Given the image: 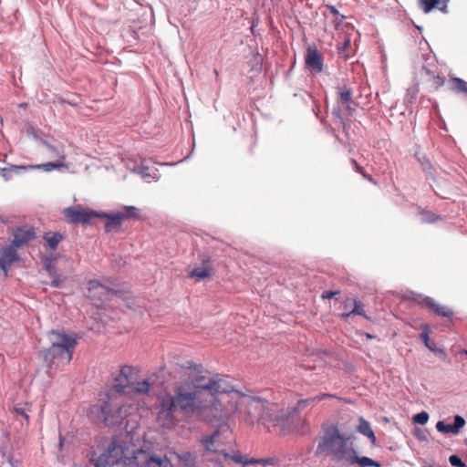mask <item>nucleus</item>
<instances>
[{
    "instance_id": "obj_1",
    "label": "nucleus",
    "mask_w": 467,
    "mask_h": 467,
    "mask_svg": "<svg viewBox=\"0 0 467 467\" xmlns=\"http://www.w3.org/2000/svg\"><path fill=\"white\" fill-rule=\"evenodd\" d=\"M181 370L193 389L180 385L176 387L174 395L166 393L158 398L156 422L163 430H171L179 424V411L212 421L211 390L205 388L211 385V378L203 376L202 366L193 361H187L181 366Z\"/></svg>"
},
{
    "instance_id": "obj_2",
    "label": "nucleus",
    "mask_w": 467,
    "mask_h": 467,
    "mask_svg": "<svg viewBox=\"0 0 467 467\" xmlns=\"http://www.w3.org/2000/svg\"><path fill=\"white\" fill-rule=\"evenodd\" d=\"M212 421H224L238 413L244 420L251 425L262 422L266 409L267 400L244 394L235 390L233 385L221 375L211 378Z\"/></svg>"
},
{
    "instance_id": "obj_3",
    "label": "nucleus",
    "mask_w": 467,
    "mask_h": 467,
    "mask_svg": "<svg viewBox=\"0 0 467 467\" xmlns=\"http://www.w3.org/2000/svg\"><path fill=\"white\" fill-rule=\"evenodd\" d=\"M352 435L342 434L335 425L324 430L317 445V453H327L332 460L343 465L358 464L361 467H380V463L367 457H358Z\"/></svg>"
},
{
    "instance_id": "obj_4",
    "label": "nucleus",
    "mask_w": 467,
    "mask_h": 467,
    "mask_svg": "<svg viewBox=\"0 0 467 467\" xmlns=\"http://www.w3.org/2000/svg\"><path fill=\"white\" fill-rule=\"evenodd\" d=\"M96 467H169V459L150 455L142 450L133 452V457L125 455V451L119 445L112 442L95 463Z\"/></svg>"
},
{
    "instance_id": "obj_5",
    "label": "nucleus",
    "mask_w": 467,
    "mask_h": 467,
    "mask_svg": "<svg viewBox=\"0 0 467 467\" xmlns=\"http://www.w3.org/2000/svg\"><path fill=\"white\" fill-rule=\"evenodd\" d=\"M133 409L121 395L106 393L88 411L89 419L99 426L114 427L121 425Z\"/></svg>"
},
{
    "instance_id": "obj_6",
    "label": "nucleus",
    "mask_w": 467,
    "mask_h": 467,
    "mask_svg": "<svg viewBox=\"0 0 467 467\" xmlns=\"http://www.w3.org/2000/svg\"><path fill=\"white\" fill-rule=\"evenodd\" d=\"M231 436V431L225 424L222 425L219 430L214 431L212 435L202 439V442L204 449L207 451L216 452L218 454V461L227 462L232 461L236 464H242L243 466L262 464L263 466L273 464L274 459H250L245 455H242L238 452L231 454L226 451L225 446L227 445L228 439Z\"/></svg>"
},
{
    "instance_id": "obj_7",
    "label": "nucleus",
    "mask_w": 467,
    "mask_h": 467,
    "mask_svg": "<svg viewBox=\"0 0 467 467\" xmlns=\"http://www.w3.org/2000/svg\"><path fill=\"white\" fill-rule=\"evenodd\" d=\"M138 370L129 365L120 367L119 370L113 375L111 390L117 395H149L151 384L148 380L135 382Z\"/></svg>"
},
{
    "instance_id": "obj_8",
    "label": "nucleus",
    "mask_w": 467,
    "mask_h": 467,
    "mask_svg": "<svg viewBox=\"0 0 467 467\" xmlns=\"http://www.w3.org/2000/svg\"><path fill=\"white\" fill-rule=\"evenodd\" d=\"M265 406L264 425L267 428L273 427L275 432L282 435L291 433L295 429L296 421L290 407H285L283 404L269 400H267Z\"/></svg>"
},
{
    "instance_id": "obj_9",
    "label": "nucleus",
    "mask_w": 467,
    "mask_h": 467,
    "mask_svg": "<svg viewBox=\"0 0 467 467\" xmlns=\"http://www.w3.org/2000/svg\"><path fill=\"white\" fill-rule=\"evenodd\" d=\"M76 345L77 338L74 335L53 331L51 333V346L46 351L45 359L53 361L57 358L68 364L72 359Z\"/></svg>"
},
{
    "instance_id": "obj_10",
    "label": "nucleus",
    "mask_w": 467,
    "mask_h": 467,
    "mask_svg": "<svg viewBox=\"0 0 467 467\" xmlns=\"http://www.w3.org/2000/svg\"><path fill=\"white\" fill-rule=\"evenodd\" d=\"M64 214L67 221L70 223H86L95 217L101 215L94 211L88 209H82L80 207H69L65 209Z\"/></svg>"
},
{
    "instance_id": "obj_11",
    "label": "nucleus",
    "mask_w": 467,
    "mask_h": 467,
    "mask_svg": "<svg viewBox=\"0 0 467 467\" xmlns=\"http://www.w3.org/2000/svg\"><path fill=\"white\" fill-rule=\"evenodd\" d=\"M410 302H415L419 305L425 306L431 308L435 315L444 317H451L453 312L445 306H440L434 302L431 297L423 296L421 295H418L414 292L410 291Z\"/></svg>"
},
{
    "instance_id": "obj_12",
    "label": "nucleus",
    "mask_w": 467,
    "mask_h": 467,
    "mask_svg": "<svg viewBox=\"0 0 467 467\" xmlns=\"http://www.w3.org/2000/svg\"><path fill=\"white\" fill-rule=\"evenodd\" d=\"M13 241L10 244L17 250L26 245L36 237L35 228L32 226H22L16 228L13 233Z\"/></svg>"
},
{
    "instance_id": "obj_13",
    "label": "nucleus",
    "mask_w": 467,
    "mask_h": 467,
    "mask_svg": "<svg viewBox=\"0 0 467 467\" xmlns=\"http://www.w3.org/2000/svg\"><path fill=\"white\" fill-rule=\"evenodd\" d=\"M19 260L17 250L14 245L6 244L0 247V270L6 276L12 265Z\"/></svg>"
},
{
    "instance_id": "obj_14",
    "label": "nucleus",
    "mask_w": 467,
    "mask_h": 467,
    "mask_svg": "<svg viewBox=\"0 0 467 467\" xmlns=\"http://www.w3.org/2000/svg\"><path fill=\"white\" fill-rule=\"evenodd\" d=\"M306 67L315 73L323 70V57L317 47H308L305 57Z\"/></svg>"
},
{
    "instance_id": "obj_15",
    "label": "nucleus",
    "mask_w": 467,
    "mask_h": 467,
    "mask_svg": "<svg viewBox=\"0 0 467 467\" xmlns=\"http://www.w3.org/2000/svg\"><path fill=\"white\" fill-rule=\"evenodd\" d=\"M137 209L134 206L127 207V213H117L112 215H107L108 220L105 224V228L107 232H110L115 228H118L121 225L124 219L134 217L135 216V211Z\"/></svg>"
},
{
    "instance_id": "obj_16",
    "label": "nucleus",
    "mask_w": 467,
    "mask_h": 467,
    "mask_svg": "<svg viewBox=\"0 0 467 467\" xmlns=\"http://www.w3.org/2000/svg\"><path fill=\"white\" fill-rule=\"evenodd\" d=\"M213 270L211 262V258L209 256H204L202 260V265L199 266H195L190 273L189 277L191 278H198L200 280H203L205 278H209L213 275Z\"/></svg>"
},
{
    "instance_id": "obj_17",
    "label": "nucleus",
    "mask_w": 467,
    "mask_h": 467,
    "mask_svg": "<svg viewBox=\"0 0 467 467\" xmlns=\"http://www.w3.org/2000/svg\"><path fill=\"white\" fill-rule=\"evenodd\" d=\"M88 296L92 300L102 301L109 293V289L97 280H90L88 283Z\"/></svg>"
},
{
    "instance_id": "obj_18",
    "label": "nucleus",
    "mask_w": 467,
    "mask_h": 467,
    "mask_svg": "<svg viewBox=\"0 0 467 467\" xmlns=\"http://www.w3.org/2000/svg\"><path fill=\"white\" fill-rule=\"evenodd\" d=\"M464 425L465 420L462 416L456 415L453 424H445L442 420H440L436 423V429L440 432L458 434Z\"/></svg>"
},
{
    "instance_id": "obj_19",
    "label": "nucleus",
    "mask_w": 467,
    "mask_h": 467,
    "mask_svg": "<svg viewBox=\"0 0 467 467\" xmlns=\"http://www.w3.org/2000/svg\"><path fill=\"white\" fill-rule=\"evenodd\" d=\"M449 0H419V6L424 13H430L432 9L437 8L443 14L448 13Z\"/></svg>"
},
{
    "instance_id": "obj_20",
    "label": "nucleus",
    "mask_w": 467,
    "mask_h": 467,
    "mask_svg": "<svg viewBox=\"0 0 467 467\" xmlns=\"http://www.w3.org/2000/svg\"><path fill=\"white\" fill-rule=\"evenodd\" d=\"M45 248L49 251L57 250L59 243L64 239V234L59 232H47L43 235Z\"/></svg>"
},
{
    "instance_id": "obj_21",
    "label": "nucleus",
    "mask_w": 467,
    "mask_h": 467,
    "mask_svg": "<svg viewBox=\"0 0 467 467\" xmlns=\"http://www.w3.org/2000/svg\"><path fill=\"white\" fill-rule=\"evenodd\" d=\"M357 429L359 433L368 437L373 445L376 444V442H377L376 435L371 429L370 423L368 420H366L364 418L360 417L358 419V426Z\"/></svg>"
},
{
    "instance_id": "obj_22",
    "label": "nucleus",
    "mask_w": 467,
    "mask_h": 467,
    "mask_svg": "<svg viewBox=\"0 0 467 467\" xmlns=\"http://www.w3.org/2000/svg\"><path fill=\"white\" fill-rule=\"evenodd\" d=\"M28 171L29 170H43L46 172H50L54 170H59L61 168H68L69 165L65 162L56 161V162H47L42 164H36V165H27Z\"/></svg>"
},
{
    "instance_id": "obj_23",
    "label": "nucleus",
    "mask_w": 467,
    "mask_h": 467,
    "mask_svg": "<svg viewBox=\"0 0 467 467\" xmlns=\"http://www.w3.org/2000/svg\"><path fill=\"white\" fill-rule=\"evenodd\" d=\"M28 171V167L25 165H10L8 167L0 169V174L5 181H8L11 179V173H19L20 171Z\"/></svg>"
},
{
    "instance_id": "obj_24",
    "label": "nucleus",
    "mask_w": 467,
    "mask_h": 467,
    "mask_svg": "<svg viewBox=\"0 0 467 467\" xmlns=\"http://www.w3.org/2000/svg\"><path fill=\"white\" fill-rule=\"evenodd\" d=\"M326 10L334 16L333 24L335 26V28L337 29L339 26L343 23V20L346 18V16L339 14L338 10L332 5H327Z\"/></svg>"
},
{
    "instance_id": "obj_25",
    "label": "nucleus",
    "mask_w": 467,
    "mask_h": 467,
    "mask_svg": "<svg viewBox=\"0 0 467 467\" xmlns=\"http://www.w3.org/2000/svg\"><path fill=\"white\" fill-rule=\"evenodd\" d=\"M338 99L341 103L347 104L352 99V90L348 86L337 88Z\"/></svg>"
},
{
    "instance_id": "obj_26",
    "label": "nucleus",
    "mask_w": 467,
    "mask_h": 467,
    "mask_svg": "<svg viewBox=\"0 0 467 467\" xmlns=\"http://www.w3.org/2000/svg\"><path fill=\"white\" fill-rule=\"evenodd\" d=\"M308 400H309V403L311 405H315V404H317L327 399H337V400H343L344 399L341 398V397H338L337 395L336 394H330V393H319L317 395H315V396H312V397H308L307 398Z\"/></svg>"
},
{
    "instance_id": "obj_27",
    "label": "nucleus",
    "mask_w": 467,
    "mask_h": 467,
    "mask_svg": "<svg viewBox=\"0 0 467 467\" xmlns=\"http://www.w3.org/2000/svg\"><path fill=\"white\" fill-rule=\"evenodd\" d=\"M451 89L457 93L467 94V82L460 78H453L451 80Z\"/></svg>"
},
{
    "instance_id": "obj_28",
    "label": "nucleus",
    "mask_w": 467,
    "mask_h": 467,
    "mask_svg": "<svg viewBox=\"0 0 467 467\" xmlns=\"http://www.w3.org/2000/svg\"><path fill=\"white\" fill-rule=\"evenodd\" d=\"M44 144L47 147V149L52 152L53 157L57 158V161L65 162L66 155H65L63 147L57 148V147L51 145L48 142H44Z\"/></svg>"
},
{
    "instance_id": "obj_29",
    "label": "nucleus",
    "mask_w": 467,
    "mask_h": 467,
    "mask_svg": "<svg viewBox=\"0 0 467 467\" xmlns=\"http://www.w3.org/2000/svg\"><path fill=\"white\" fill-rule=\"evenodd\" d=\"M311 404L309 403V400L307 398L298 400L294 407H290V410H292V415L294 416V414L305 410Z\"/></svg>"
},
{
    "instance_id": "obj_30",
    "label": "nucleus",
    "mask_w": 467,
    "mask_h": 467,
    "mask_svg": "<svg viewBox=\"0 0 467 467\" xmlns=\"http://www.w3.org/2000/svg\"><path fill=\"white\" fill-rule=\"evenodd\" d=\"M351 163L355 169V171L357 172H358L359 174L362 175V177L366 180H368V182L376 184V182L374 181V179L369 175L365 171H364V168L362 166H360L356 160L352 159L351 160Z\"/></svg>"
},
{
    "instance_id": "obj_31",
    "label": "nucleus",
    "mask_w": 467,
    "mask_h": 467,
    "mask_svg": "<svg viewBox=\"0 0 467 467\" xmlns=\"http://www.w3.org/2000/svg\"><path fill=\"white\" fill-rule=\"evenodd\" d=\"M418 216L422 223H433L437 220L435 214L428 211H420Z\"/></svg>"
},
{
    "instance_id": "obj_32",
    "label": "nucleus",
    "mask_w": 467,
    "mask_h": 467,
    "mask_svg": "<svg viewBox=\"0 0 467 467\" xmlns=\"http://www.w3.org/2000/svg\"><path fill=\"white\" fill-rule=\"evenodd\" d=\"M429 413L427 411H421L416 415H414L412 417V420L413 422L415 423H418V424H420V425H424L428 422L429 420Z\"/></svg>"
},
{
    "instance_id": "obj_33",
    "label": "nucleus",
    "mask_w": 467,
    "mask_h": 467,
    "mask_svg": "<svg viewBox=\"0 0 467 467\" xmlns=\"http://www.w3.org/2000/svg\"><path fill=\"white\" fill-rule=\"evenodd\" d=\"M420 339L424 342L426 348H428L431 351H436L435 344L431 343L430 337H429V332L427 329H424L420 334Z\"/></svg>"
},
{
    "instance_id": "obj_34",
    "label": "nucleus",
    "mask_w": 467,
    "mask_h": 467,
    "mask_svg": "<svg viewBox=\"0 0 467 467\" xmlns=\"http://www.w3.org/2000/svg\"><path fill=\"white\" fill-rule=\"evenodd\" d=\"M415 158L419 161L422 169L428 172H430L431 169V165L430 161L426 158L425 155L420 156L418 152L415 153Z\"/></svg>"
},
{
    "instance_id": "obj_35",
    "label": "nucleus",
    "mask_w": 467,
    "mask_h": 467,
    "mask_svg": "<svg viewBox=\"0 0 467 467\" xmlns=\"http://www.w3.org/2000/svg\"><path fill=\"white\" fill-rule=\"evenodd\" d=\"M414 435L419 441H426L430 437V432L426 429L415 428Z\"/></svg>"
},
{
    "instance_id": "obj_36",
    "label": "nucleus",
    "mask_w": 467,
    "mask_h": 467,
    "mask_svg": "<svg viewBox=\"0 0 467 467\" xmlns=\"http://www.w3.org/2000/svg\"><path fill=\"white\" fill-rule=\"evenodd\" d=\"M350 314L366 317L363 305L357 300H354V308L350 311Z\"/></svg>"
},
{
    "instance_id": "obj_37",
    "label": "nucleus",
    "mask_w": 467,
    "mask_h": 467,
    "mask_svg": "<svg viewBox=\"0 0 467 467\" xmlns=\"http://www.w3.org/2000/svg\"><path fill=\"white\" fill-rule=\"evenodd\" d=\"M450 463L453 467H465V463L462 462V460L457 456V455H451L449 458Z\"/></svg>"
},
{
    "instance_id": "obj_38",
    "label": "nucleus",
    "mask_w": 467,
    "mask_h": 467,
    "mask_svg": "<svg viewBox=\"0 0 467 467\" xmlns=\"http://www.w3.org/2000/svg\"><path fill=\"white\" fill-rule=\"evenodd\" d=\"M52 276L54 277V279L51 282L50 285L53 287H60L63 284V280L60 277V275L57 274H54V275H52Z\"/></svg>"
},
{
    "instance_id": "obj_39",
    "label": "nucleus",
    "mask_w": 467,
    "mask_h": 467,
    "mask_svg": "<svg viewBox=\"0 0 467 467\" xmlns=\"http://www.w3.org/2000/svg\"><path fill=\"white\" fill-rule=\"evenodd\" d=\"M45 269L48 272L50 275L57 274L55 271V266L53 265L52 260H47L45 262Z\"/></svg>"
},
{
    "instance_id": "obj_40",
    "label": "nucleus",
    "mask_w": 467,
    "mask_h": 467,
    "mask_svg": "<svg viewBox=\"0 0 467 467\" xmlns=\"http://www.w3.org/2000/svg\"><path fill=\"white\" fill-rule=\"evenodd\" d=\"M14 411L16 414L21 415L22 417H24L27 422L29 421V416H28V414L26 413V410L24 408L14 407Z\"/></svg>"
},
{
    "instance_id": "obj_41",
    "label": "nucleus",
    "mask_w": 467,
    "mask_h": 467,
    "mask_svg": "<svg viewBox=\"0 0 467 467\" xmlns=\"http://www.w3.org/2000/svg\"><path fill=\"white\" fill-rule=\"evenodd\" d=\"M338 294H339V291H326L322 294L321 297H322V299H330Z\"/></svg>"
},
{
    "instance_id": "obj_42",
    "label": "nucleus",
    "mask_w": 467,
    "mask_h": 467,
    "mask_svg": "<svg viewBox=\"0 0 467 467\" xmlns=\"http://www.w3.org/2000/svg\"><path fill=\"white\" fill-rule=\"evenodd\" d=\"M350 46V39L346 37L344 43L341 47H338L339 54L342 55L343 52Z\"/></svg>"
},
{
    "instance_id": "obj_43",
    "label": "nucleus",
    "mask_w": 467,
    "mask_h": 467,
    "mask_svg": "<svg viewBox=\"0 0 467 467\" xmlns=\"http://www.w3.org/2000/svg\"><path fill=\"white\" fill-rule=\"evenodd\" d=\"M352 314L349 313H344L341 315V317L344 319V320H347Z\"/></svg>"
},
{
    "instance_id": "obj_44",
    "label": "nucleus",
    "mask_w": 467,
    "mask_h": 467,
    "mask_svg": "<svg viewBox=\"0 0 467 467\" xmlns=\"http://www.w3.org/2000/svg\"><path fill=\"white\" fill-rule=\"evenodd\" d=\"M366 337L372 338L373 337L369 333H365Z\"/></svg>"
},
{
    "instance_id": "obj_45",
    "label": "nucleus",
    "mask_w": 467,
    "mask_h": 467,
    "mask_svg": "<svg viewBox=\"0 0 467 467\" xmlns=\"http://www.w3.org/2000/svg\"><path fill=\"white\" fill-rule=\"evenodd\" d=\"M169 467H172V464H171V462L170 459H169Z\"/></svg>"
},
{
    "instance_id": "obj_46",
    "label": "nucleus",
    "mask_w": 467,
    "mask_h": 467,
    "mask_svg": "<svg viewBox=\"0 0 467 467\" xmlns=\"http://www.w3.org/2000/svg\"><path fill=\"white\" fill-rule=\"evenodd\" d=\"M0 122H1V123L3 122V119H2V118H1V117H0Z\"/></svg>"
}]
</instances>
